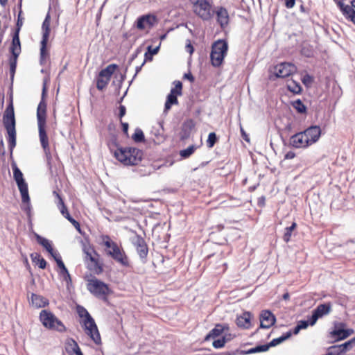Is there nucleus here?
Returning a JSON list of instances; mask_svg holds the SVG:
<instances>
[{"label": "nucleus", "instance_id": "nucleus-28", "mask_svg": "<svg viewBox=\"0 0 355 355\" xmlns=\"http://www.w3.org/2000/svg\"><path fill=\"white\" fill-rule=\"evenodd\" d=\"M251 314L250 312H245L236 318V324L239 327L248 329L250 326Z\"/></svg>", "mask_w": 355, "mask_h": 355}, {"label": "nucleus", "instance_id": "nucleus-13", "mask_svg": "<svg viewBox=\"0 0 355 355\" xmlns=\"http://www.w3.org/2000/svg\"><path fill=\"white\" fill-rule=\"evenodd\" d=\"M345 324L343 322L336 324L334 329L330 332L331 337L334 338L336 340H341L349 337L354 333V330L352 329H345Z\"/></svg>", "mask_w": 355, "mask_h": 355}, {"label": "nucleus", "instance_id": "nucleus-7", "mask_svg": "<svg viewBox=\"0 0 355 355\" xmlns=\"http://www.w3.org/2000/svg\"><path fill=\"white\" fill-rule=\"evenodd\" d=\"M90 293L104 302H108V296L112 293L109 285L90 276Z\"/></svg>", "mask_w": 355, "mask_h": 355}, {"label": "nucleus", "instance_id": "nucleus-59", "mask_svg": "<svg viewBox=\"0 0 355 355\" xmlns=\"http://www.w3.org/2000/svg\"><path fill=\"white\" fill-rule=\"evenodd\" d=\"M241 132L242 137L245 141H249L248 136V135L246 134V132H245V130H243V128L241 126Z\"/></svg>", "mask_w": 355, "mask_h": 355}, {"label": "nucleus", "instance_id": "nucleus-48", "mask_svg": "<svg viewBox=\"0 0 355 355\" xmlns=\"http://www.w3.org/2000/svg\"><path fill=\"white\" fill-rule=\"evenodd\" d=\"M53 257L54 258V259L55 260L56 263H57V265L58 266V268L62 270V268H64V267L65 266L63 261H62V259H61V257L60 256L59 254L56 253L54 254V256H53Z\"/></svg>", "mask_w": 355, "mask_h": 355}, {"label": "nucleus", "instance_id": "nucleus-12", "mask_svg": "<svg viewBox=\"0 0 355 355\" xmlns=\"http://www.w3.org/2000/svg\"><path fill=\"white\" fill-rule=\"evenodd\" d=\"M296 67L289 62H282L274 67L273 73L277 78H286L294 73Z\"/></svg>", "mask_w": 355, "mask_h": 355}, {"label": "nucleus", "instance_id": "nucleus-9", "mask_svg": "<svg viewBox=\"0 0 355 355\" xmlns=\"http://www.w3.org/2000/svg\"><path fill=\"white\" fill-rule=\"evenodd\" d=\"M12 168L13 171L14 180H15L21 193V201L23 203L29 204L30 197L28 194V184L24 179L23 173L15 163L12 164Z\"/></svg>", "mask_w": 355, "mask_h": 355}, {"label": "nucleus", "instance_id": "nucleus-20", "mask_svg": "<svg viewBox=\"0 0 355 355\" xmlns=\"http://www.w3.org/2000/svg\"><path fill=\"white\" fill-rule=\"evenodd\" d=\"M291 145L296 148H306L309 146V142L303 132H297L290 138Z\"/></svg>", "mask_w": 355, "mask_h": 355}, {"label": "nucleus", "instance_id": "nucleus-46", "mask_svg": "<svg viewBox=\"0 0 355 355\" xmlns=\"http://www.w3.org/2000/svg\"><path fill=\"white\" fill-rule=\"evenodd\" d=\"M229 340V339L226 338L225 336H223L222 338L215 340L212 345L216 349L222 348L224 347L225 344Z\"/></svg>", "mask_w": 355, "mask_h": 355}, {"label": "nucleus", "instance_id": "nucleus-25", "mask_svg": "<svg viewBox=\"0 0 355 355\" xmlns=\"http://www.w3.org/2000/svg\"><path fill=\"white\" fill-rule=\"evenodd\" d=\"M31 304L34 307L40 309L47 306L49 304V301L42 295L32 293Z\"/></svg>", "mask_w": 355, "mask_h": 355}, {"label": "nucleus", "instance_id": "nucleus-23", "mask_svg": "<svg viewBox=\"0 0 355 355\" xmlns=\"http://www.w3.org/2000/svg\"><path fill=\"white\" fill-rule=\"evenodd\" d=\"M77 313L79 317L82 319L80 323L82 324V327L84 328L85 331L87 334L89 335V313L88 311L81 306H77L76 307Z\"/></svg>", "mask_w": 355, "mask_h": 355}, {"label": "nucleus", "instance_id": "nucleus-18", "mask_svg": "<svg viewBox=\"0 0 355 355\" xmlns=\"http://www.w3.org/2000/svg\"><path fill=\"white\" fill-rule=\"evenodd\" d=\"M9 52L10 53V58H18L21 52V46L19 39V33H13L12 34V41L9 47Z\"/></svg>", "mask_w": 355, "mask_h": 355}, {"label": "nucleus", "instance_id": "nucleus-36", "mask_svg": "<svg viewBox=\"0 0 355 355\" xmlns=\"http://www.w3.org/2000/svg\"><path fill=\"white\" fill-rule=\"evenodd\" d=\"M291 332L288 331L287 333L282 335V336L272 340L269 344H270V347L276 346V345L282 343V342L285 341L288 338H289L291 337Z\"/></svg>", "mask_w": 355, "mask_h": 355}, {"label": "nucleus", "instance_id": "nucleus-29", "mask_svg": "<svg viewBox=\"0 0 355 355\" xmlns=\"http://www.w3.org/2000/svg\"><path fill=\"white\" fill-rule=\"evenodd\" d=\"M51 17L49 14H47L42 25V38L44 40H49L51 33Z\"/></svg>", "mask_w": 355, "mask_h": 355}, {"label": "nucleus", "instance_id": "nucleus-44", "mask_svg": "<svg viewBox=\"0 0 355 355\" xmlns=\"http://www.w3.org/2000/svg\"><path fill=\"white\" fill-rule=\"evenodd\" d=\"M195 149L194 146H190L186 149L180 150V155L183 158H188L194 153Z\"/></svg>", "mask_w": 355, "mask_h": 355}, {"label": "nucleus", "instance_id": "nucleus-60", "mask_svg": "<svg viewBox=\"0 0 355 355\" xmlns=\"http://www.w3.org/2000/svg\"><path fill=\"white\" fill-rule=\"evenodd\" d=\"M121 125H122V130H123V132L125 134H128V123L121 122Z\"/></svg>", "mask_w": 355, "mask_h": 355}, {"label": "nucleus", "instance_id": "nucleus-43", "mask_svg": "<svg viewBox=\"0 0 355 355\" xmlns=\"http://www.w3.org/2000/svg\"><path fill=\"white\" fill-rule=\"evenodd\" d=\"M218 138L215 132H210L208 136V139L206 141L208 148H211L214 147L215 144L217 142Z\"/></svg>", "mask_w": 355, "mask_h": 355}, {"label": "nucleus", "instance_id": "nucleus-64", "mask_svg": "<svg viewBox=\"0 0 355 355\" xmlns=\"http://www.w3.org/2000/svg\"><path fill=\"white\" fill-rule=\"evenodd\" d=\"M144 56L145 59L144 61H145V62L148 60L151 61L153 60V56L150 55V53L148 51L145 53Z\"/></svg>", "mask_w": 355, "mask_h": 355}, {"label": "nucleus", "instance_id": "nucleus-6", "mask_svg": "<svg viewBox=\"0 0 355 355\" xmlns=\"http://www.w3.org/2000/svg\"><path fill=\"white\" fill-rule=\"evenodd\" d=\"M193 12L204 21L209 20L214 15L212 0H190Z\"/></svg>", "mask_w": 355, "mask_h": 355}, {"label": "nucleus", "instance_id": "nucleus-17", "mask_svg": "<svg viewBox=\"0 0 355 355\" xmlns=\"http://www.w3.org/2000/svg\"><path fill=\"white\" fill-rule=\"evenodd\" d=\"M302 132L305 135L309 146L317 142L321 135V129L318 125L310 126Z\"/></svg>", "mask_w": 355, "mask_h": 355}, {"label": "nucleus", "instance_id": "nucleus-61", "mask_svg": "<svg viewBox=\"0 0 355 355\" xmlns=\"http://www.w3.org/2000/svg\"><path fill=\"white\" fill-rule=\"evenodd\" d=\"M60 274L62 275H63L64 277H66V276L69 277V273L65 266L64 267V268L60 270Z\"/></svg>", "mask_w": 355, "mask_h": 355}, {"label": "nucleus", "instance_id": "nucleus-30", "mask_svg": "<svg viewBox=\"0 0 355 355\" xmlns=\"http://www.w3.org/2000/svg\"><path fill=\"white\" fill-rule=\"evenodd\" d=\"M36 239L37 243L42 245L52 257L57 253L54 251L50 241L48 239L43 238L40 235H36Z\"/></svg>", "mask_w": 355, "mask_h": 355}, {"label": "nucleus", "instance_id": "nucleus-54", "mask_svg": "<svg viewBox=\"0 0 355 355\" xmlns=\"http://www.w3.org/2000/svg\"><path fill=\"white\" fill-rule=\"evenodd\" d=\"M295 157V153L293 151H288L284 155V159H291Z\"/></svg>", "mask_w": 355, "mask_h": 355}, {"label": "nucleus", "instance_id": "nucleus-39", "mask_svg": "<svg viewBox=\"0 0 355 355\" xmlns=\"http://www.w3.org/2000/svg\"><path fill=\"white\" fill-rule=\"evenodd\" d=\"M21 5H20V8H19V13H18V16H17V23H16V27H15V33H20V31H21V28L24 24V18L22 17V10H21Z\"/></svg>", "mask_w": 355, "mask_h": 355}, {"label": "nucleus", "instance_id": "nucleus-1", "mask_svg": "<svg viewBox=\"0 0 355 355\" xmlns=\"http://www.w3.org/2000/svg\"><path fill=\"white\" fill-rule=\"evenodd\" d=\"M37 119L41 146L47 159H50L51 155L49 147V138L46 131V103L43 98L41 100L37 106Z\"/></svg>", "mask_w": 355, "mask_h": 355}, {"label": "nucleus", "instance_id": "nucleus-15", "mask_svg": "<svg viewBox=\"0 0 355 355\" xmlns=\"http://www.w3.org/2000/svg\"><path fill=\"white\" fill-rule=\"evenodd\" d=\"M331 310V305L329 303L319 304L313 311V314L310 318V325H314L318 318L329 314Z\"/></svg>", "mask_w": 355, "mask_h": 355}, {"label": "nucleus", "instance_id": "nucleus-58", "mask_svg": "<svg viewBox=\"0 0 355 355\" xmlns=\"http://www.w3.org/2000/svg\"><path fill=\"white\" fill-rule=\"evenodd\" d=\"M184 78L186 79H188L191 82L194 81V77L193 76V75L191 73H185L184 76Z\"/></svg>", "mask_w": 355, "mask_h": 355}, {"label": "nucleus", "instance_id": "nucleus-3", "mask_svg": "<svg viewBox=\"0 0 355 355\" xmlns=\"http://www.w3.org/2000/svg\"><path fill=\"white\" fill-rule=\"evenodd\" d=\"M115 158L125 166L139 164L143 158V151L134 147H120L114 152Z\"/></svg>", "mask_w": 355, "mask_h": 355}, {"label": "nucleus", "instance_id": "nucleus-27", "mask_svg": "<svg viewBox=\"0 0 355 355\" xmlns=\"http://www.w3.org/2000/svg\"><path fill=\"white\" fill-rule=\"evenodd\" d=\"M225 329H228L227 325L221 324H216L215 327L206 336L205 340H208L210 338H215L220 336Z\"/></svg>", "mask_w": 355, "mask_h": 355}, {"label": "nucleus", "instance_id": "nucleus-32", "mask_svg": "<svg viewBox=\"0 0 355 355\" xmlns=\"http://www.w3.org/2000/svg\"><path fill=\"white\" fill-rule=\"evenodd\" d=\"M31 258L33 263L37 265L40 268L44 269L46 267L47 263L46 260L39 253H32Z\"/></svg>", "mask_w": 355, "mask_h": 355}, {"label": "nucleus", "instance_id": "nucleus-56", "mask_svg": "<svg viewBox=\"0 0 355 355\" xmlns=\"http://www.w3.org/2000/svg\"><path fill=\"white\" fill-rule=\"evenodd\" d=\"M125 111H126V109H125V107L124 105H120L119 106V116L120 117V119H121L125 114Z\"/></svg>", "mask_w": 355, "mask_h": 355}, {"label": "nucleus", "instance_id": "nucleus-55", "mask_svg": "<svg viewBox=\"0 0 355 355\" xmlns=\"http://www.w3.org/2000/svg\"><path fill=\"white\" fill-rule=\"evenodd\" d=\"M295 0H285V5L288 8H292L295 6Z\"/></svg>", "mask_w": 355, "mask_h": 355}, {"label": "nucleus", "instance_id": "nucleus-14", "mask_svg": "<svg viewBox=\"0 0 355 355\" xmlns=\"http://www.w3.org/2000/svg\"><path fill=\"white\" fill-rule=\"evenodd\" d=\"M93 252L94 255L90 254V272L94 275H99L103 272L104 261L95 250Z\"/></svg>", "mask_w": 355, "mask_h": 355}, {"label": "nucleus", "instance_id": "nucleus-49", "mask_svg": "<svg viewBox=\"0 0 355 355\" xmlns=\"http://www.w3.org/2000/svg\"><path fill=\"white\" fill-rule=\"evenodd\" d=\"M67 219L70 221L74 227L77 229V230L82 234V232L80 230V224L78 221H76L75 219H73L69 214H67Z\"/></svg>", "mask_w": 355, "mask_h": 355}, {"label": "nucleus", "instance_id": "nucleus-2", "mask_svg": "<svg viewBox=\"0 0 355 355\" xmlns=\"http://www.w3.org/2000/svg\"><path fill=\"white\" fill-rule=\"evenodd\" d=\"M3 123L8 133L7 140L12 157L13 149L16 146L15 118L12 98L3 113Z\"/></svg>", "mask_w": 355, "mask_h": 355}, {"label": "nucleus", "instance_id": "nucleus-57", "mask_svg": "<svg viewBox=\"0 0 355 355\" xmlns=\"http://www.w3.org/2000/svg\"><path fill=\"white\" fill-rule=\"evenodd\" d=\"M265 200H266V198L264 196H261L258 199V205L259 206H261V207L264 206L265 205Z\"/></svg>", "mask_w": 355, "mask_h": 355}, {"label": "nucleus", "instance_id": "nucleus-22", "mask_svg": "<svg viewBox=\"0 0 355 355\" xmlns=\"http://www.w3.org/2000/svg\"><path fill=\"white\" fill-rule=\"evenodd\" d=\"M64 348L69 355H83L77 343L72 338L67 339Z\"/></svg>", "mask_w": 355, "mask_h": 355}, {"label": "nucleus", "instance_id": "nucleus-40", "mask_svg": "<svg viewBox=\"0 0 355 355\" xmlns=\"http://www.w3.org/2000/svg\"><path fill=\"white\" fill-rule=\"evenodd\" d=\"M355 343V337L349 340L345 343L338 345L340 349H341L343 353L345 354L346 352L350 350L352 347V345Z\"/></svg>", "mask_w": 355, "mask_h": 355}, {"label": "nucleus", "instance_id": "nucleus-47", "mask_svg": "<svg viewBox=\"0 0 355 355\" xmlns=\"http://www.w3.org/2000/svg\"><path fill=\"white\" fill-rule=\"evenodd\" d=\"M175 86L174 88L171 89L170 94H173L175 96L182 95V83L180 81H175Z\"/></svg>", "mask_w": 355, "mask_h": 355}, {"label": "nucleus", "instance_id": "nucleus-63", "mask_svg": "<svg viewBox=\"0 0 355 355\" xmlns=\"http://www.w3.org/2000/svg\"><path fill=\"white\" fill-rule=\"evenodd\" d=\"M186 50L187 52H189L190 54H191L193 52L194 49H193V46L191 44H189L186 46Z\"/></svg>", "mask_w": 355, "mask_h": 355}, {"label": "nucleus", "instance_id": "nucleus-35", "mask_svg": "<svg viewBox=\"0 0 355 355\" xmlns=\"http://www.w3.org/2000/svg\"><path fill=\"white\" fill-rule=\"evenodd\" d=\"M291 105L298 113L304 114L306 112V107L300 99L293 101Z\"/></svg>", "mask_w": 355, "mask_h": 355}, {"label": "nucleus", "instance_id": "nucleus-24", "mask_svg": "<svg viewBox=\"0 0 355 355\" xmlns=\"http://www.w3.org/2000/svg\"><path fill=\"white\" fill-rule=\"evenodd\" d=\"M216 19L222 28L226 27L229 24V14L227 10L223 7H220L216 11Z\"/></svg>", "mask_w": 355, "mask_h": 355}, {"label": "nucleus", "instance_id": "nucleus-34", "mask_svg": "<svg viewBox=\"0 0 355 355\" xmlns=\"http://www.w3.org/2000/svg\"><path fill=\"white\" fill-rule=\"evenodd\" d=\"M178 103L177 96L169 94L167 96V99L164 105V112H167L171 107L172 105H177Z\"/></svg>", "mask_w": 355, "mask_h": 355}, {"label": "nucleus", "instance_id": "nucleus-51", "mask_svg": "<svg viewBox=\"0 0 355 355\" xmlns=\"http://www.w3.org/2000/svg\"><path fill=\"white\" fill-rule=\"evenodd\" d=\"M310 324V320H300L297 322V326L300 327L301 329H304L308 327L309 324Z\"/></svg>", "mask_w": 355, "mask_h": 355}, {"label": "nucleus", "instance_id": "nucleus-4", "mask_svg": "<svg viewBox=\"0 0 355 355\" xmlns=\"http://www.w3.org/2000/svg\"><path fill=\"white\" fill-rule=\"evenodd\" d=\"M101 239L102 244L108 249L106 250V254L108 256L121 266L125 267L129 266L128 257L121 247L113 241L108 235H103Z\"/></svg>", "mask_w": 355, "mask_h": 355}, {"label": "nucleus", "instance_id": "nucleus-21", "mask_svg": "<svg viewBox=\"0 0 355 355\" xmlns=\"http://www.w3.org/2000/svg\"><path fill=\"white\" fill-rule=\"evenodd\" d=\"M336 4L345 17L355 25V10L349 5L345 4L343 1L340 0L337 1Z\"/></svg>", "mask_w": 355, "mask_h": 355}, {"label": "nucleus", "instance_id": "nucleus-8", "mask_svg": "<svg viewBox=\"0 0 355 355\" xmlns=\"http://www.w3.org/2000/svg\"><path fill=\"white\" fill-rule=\"evenodd\" d=\"M40 320L43 326L49 329L62 331L65 329L62 322L50 311L42 310L40 313Z\"/></svg>", "mask_w": 355, "mask_h": 355}, {"label": "nucleus", "instance_id": "nucleus-10", "mask_svg": "<svg viewBox=\"0 0 355 355\" xmlns=\"http://www.w3.org/2000/svg\"><path fill=\"white\" fill-rule=\"evenodd\" d=\"M131 243L135 248L141 262L146 263L148 254V248L144 239L141 236L136 234L131 238Z\"/></svg>", "mask_w": 355, "mask_h": 355}, {"label": "nucleus", "instance_id": "nucleus-50", "mask_svg": "<svg viewBox=\"0 0 355 355\" xmlns=\"http://www.w3.org/2000/svg\"><path fill=\"white\" fill-rule=\"evenodd\" d=\"M80 243L81 245L82 250L85 254V260H87L89 257V248H87V244L82 239H80Z\"/></svg>", "mask_w": 355, "mask_h": 355}, {"label": "nucleus", "instance_id": "nucleus-62", "mask_svg": "<svg viewBox=\"0 0 355 355\" xmlns=\"http://www.w3.org/2000/svg\"><path fill=\"white\" fill-rule=\"evenodd\" d=\"M311 81V77L309 75L304 76L302 79V82L304 84H306L307 83H310Z\"/></svg>", "mask_w": 355, "mask_h": 355}, {"label": "nucleus", "instance_id": "nucleus-16", "mask_svg": "<svg viewBox=\"0 0 355 355\" xmlns=\"http://www.w3.org/2000/svg\"><path fill=\"white\" fill-rule=\"evenodd\" d=\"M157 23V17L153 14L143 15L137 19V28L139 30L151 28Z\"/></svg>", "mask_w": 355, "mask_h": 355}, {"label": "nucleus", "instance_id": "nucleus-37", "mask_svg": "<svg viewBox=\"0 0 355 355\" xmlns=\"http://www.w3.org/2000/svg\"><path fill=\"white\" fill-rule=\"evenodd\" d=\"M17 60H18V58H14V57L13 58L9 57V58H8V63H9V67H10V78L12 80L13 79V78L15 76V71H16Z\"/></svg>", "mask_w": 355, "mask_h": 355}, {"label": "nucleus", "instance_id": "nucleus-11", "mask_svg": "<svg viewBox=\"0 0 355 355\" xmlns=\"http://www.w3.org/2000/svg\"><path fill=\"white\" fill-rule=\"evenodd\" d=\"M117 67L118 66L116 64H111L100 71L96 79V87L98 90H103L106 87L112 75Z\"/></svg>", "mask_w": 355, "mask_h": 355}, {"label": "nucleus", "instance_id": "nucleus-53", "mask_svg": "<svg viewBox=\"0 0 355 355\" xmlns=\"http://www.w3.org/2000/svg\"><path fill=\"white\" fill-rule=\"evenodd\" d=\"M270 347V344L257 346V352H266L268 350Z\"/></svg>", "mask_w": 355, "mask_h": 355}, {"label": "nucleus", "instance_id": "nucleus-42", "mask_svg": "<svg viewBox=\"0 0 355 355\" xmlns=\"http://www.w3.org/2000/svg\"><path fill=\"white\" fill-rule=\"evenodd\" d=\"M132 138L135 142H142L145 139L143 131L139 128L135 130V132L132 135Z\"/></svg>", "mask_w": 355, "mask_h": 355}, {"label": "nucleus", "instance_id": "nucleus-38", "mask_svg": "<svg viewBox=\"0 0 355 355\" xmlns=\"http://www.w3.org/2000/svg\"><path fill=\"white\" fill-rule=\"evenodd\" d=\"M287 88L290 92L296 94H300L302 91V87L298 83L293 80L291 81L290 83L287 84Z\"/></svg>", "mask_w": 355, "mask_h": 355}, {"label": "nucleus", "instance_id": "nucleus-26", "mask_svg": "<svg viewBox=\"0 0 355 355\" xmlns=\"http://www.w3.org/2000/svg\"><path fill=\"white\" fill-rule=\"evenodd\" d=\"M90 339L96 345L101 344V338L94 320L90 316Z\"/></svg>", "mask_w": 355, "mask_h": 355}, {"label": "nucleus", "instance_id": "nucleus-52", "mask_svg": "<svg viewBox=\"0 0 355 355\" xmlns=\"http://www.w3.org/2000/svg\"><path fill=\"white\" fill-rule=\"evenodd\" d=\"M159 49V46H156L155 48H153L151 46H148L147 48V51L152 56L153 55H155L158 53Z\"/></svg>", "mask_w": 355, "mask_h": 355}, {"label": "nucleus", "instance_id": "nucleus-41", "mask_svg": "<svg viewBox=\"0 0 355 355\" xmlns=\"http://www.w3.org/2000/svg\"><path fill=\"white\" fill-rule=\"evenodd\" d=\"M56 196L58 198V200H59V203H58V206L60 210V212L67 218V214H69L67 210V208L66 205H64L63 200L60 196V195L58 193H56Z\"/></svg>", "mask_w": 355, "mask_h": 355}, {"label": "nucleus", "instance_id": "nucleus-5", "mask_svg": "<svg viewBox=\"0 0 355 355\" xmlns=\"http://www.w3.org/2000/svg\"><path fill=\"white\" fill-rule=\"evenodd\" d=\"M228 51L227 42L223 40H218L214 42L211 46L210 59L214 67H220L226 56Z\"/></svg>", "mask_w": 355, "mask_h": 355}, {"label": "nucleus", "instance_id": "nucleus-19", "mask_svg": "<svg viewBox=\"0 0 355 355\" xmlns=\"http://www.w3.org/2000/svg\"><path fill=\"white\" fill-rule=\"evenodd\" d=\"M276 321L273 313L268 311H262L260 314V327L263 329H268L272 327Z\"/></svg>", "mask_w": 355, "mask_h": 355}, {"label": "nucleus", "instance_id": "nucleus-45", "mask_svg": "<svg viewBox=\"0 0 355 355\" xmlns=\"http://www.w3.org/2000/svg\"><path fill=\"white\" fill-rule=\"evenodd\" d=\"M329 355H345L338 345H332L327 349Z\"/></svg>", "mask_w": 355, "mask_h": 355}, {"label": "nucleus", "instance_id": "nucleus-31", "mask_svg": "<svg viewBox=\"0 0 355 355\" xmlns=\"http://www.w3.org/2000/svg\"><path fill=\"white\" fill-rule=\"evenodd\" d=\"M49 40L42 39L40 42V61L41 62H45L49 57V51L47 49V44Z\"/></svg>", "mask_w": 355, "mask_h": 355}, {"label": "nucleus", "instance_id": "nucleus-33", "mask_svg": "<svg viewBox=\"0 0 355 355\" xmlns=\"http://www.w3.org/2000/svg\"><path fill=\"white\" fill-rule=\"evenodd\" d=\"M296 227H297V224L295 222H293L291 226L287 227L284 229L283 240L286 243H288L291 241V238L293 232L296 229Z\"/></svg>", "mask_w": 355, "mask_h": 355}]
</instances>
